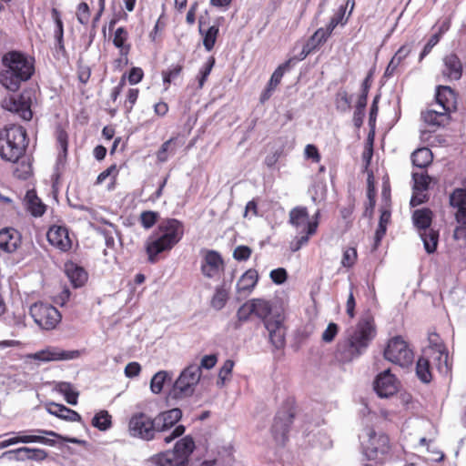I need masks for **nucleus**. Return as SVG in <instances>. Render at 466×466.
Wrapping results in <instances>:
<instances>
[{"instance_id":"nucleus-1","label":"nucleus","mask_w":466,"mask_h":466,"mask_svg":"<svg viewBox=\"0 0 466 466\" xmlns=\"http://www.w3.org/2000/svg\"><path fill=\"white\" fill-rule=\"evenodd\" d=\"M377 334L375 320L370 313L364 314L355 329L336 347L335 358L339 363H350L361 356Z\"/></svg>"},{"instance_id":"nucleus-2","label":"nucleus","mask_w":466,"mask_h":466,"mask_svg":"<svg viewBox=\"0 0 466 466\" xmlns=\"http://www.w3.org/2000/svg\"><path fill=\"white\" fill-rule=\"evenodd\" d=\"M1 65L0 85L10 92L18 91L35 72V57L18 50L5 52L1 57Z\"/></svg>"},{"instance_id":"nucleus-3","label":"nucleus","mask_w":466,"mask_h":466,"mask_svg":"<svg viewBox=\"0 0 466 466\" xmlns=\"http://www.w3.org/2000/svg\"><path fill=\"white\" fill-rule=\"evenodd\" d=\"M184 225L176 218L163 219L147 240L145 249L147 261L155 264L159 260V255L169 252L183 238Z\"/></svg>"},{"instance_id":"nucleus-4","label":"nucleus","mask_w":466,"mask_h":466,"mask_svg":"<svg viewBox=\"0 0 466 466\" xmlns=\"http://www.w3.org/2000/svg\"><path fill=\"white\" fill-rule=\"evenodd\" d=\"M26 130L22 126L10 125L0 130V157L15 163L22 157L27 147Z\"/></svg>"},{"instance_id":"nucleus-5","label":"nucleus","mask_w":466,"mask_h":466,"mask_svg":"<svg viewBox=\"0 0 466 466\" xmlns=\"http://www.w3.org/2000/svg\"><path fill=\"white\" fill-rule=\"evenodd\" d=\"M319 216L318 211L313 217L312 220H309V212L306 207H295L289 211V224L294 227L297 230H300L303 235L296 238L295 242L291 244V250L298 251L302 246L306 245L309 238L316 234L319 227Z\"/></svg>"},{"instance_id":"nucleus-6","label":"nucleus","mask_w":466,"mask_h":466,"mask_svg":"<svg viewBox=\"0 0 466 466\" xmlns=\"http://www.w3.org/2000/svg\"><path fill=\"white\" fill-rule=\"evenodd\" d=\"M195 449L192 437L180 439L172 451H166L152 456L148 461L152 466H185Z\"/></svg>"},{"instance_id":"nucleus-7","label":"nucleus","mask_w":466,"mask_h":466,"mask_svg":"<svg viewBox=\"0 0 466 466\" xmlns=\"http://www.w3.org/2000/svg\"><path fill=\"white\" fill-rule=\"evenodd\" d=\"M383 357L402 369L410 368L414 360V351L400 335L390 338L383 350Z\"/></svg>"},{"instance_id":"nucleus-8","label":"nucleus","mask_w":466,"mask_h":466,"mask_svg":"<svg viewBox=\"0 0 466 466\" xmlns=\"http://www.w3.org/2000/svg\"><path fill=\"white\" fill-rule=\"evenodd\" d=\"M295 400L288 398L277 412L271 429L276 441L284 444L288 441V433L295 418Z\"/></svg>"},{"instance_id":"nucleus-9","label":"nucleus","mask_w":466,"mask_h":466,"mask_svg":"<svg viewBox=\"0 0 466 466\" xmlns=\"http://www.w3.org/2000/svg\"><path fill=\"white\" fill-rule=\"evenodd\" d=\"M200 368L196 365L187 367L176 380L169 392L172 399H184L191 396L201 377Z\"/></svg>"},{"instance_id":"nucleus-10","label":"nucleus","mask_w":466,"mask_h":466,"mask_svg":"<svg viewBox=\"0 0 466 466\" xmlns=\"http://www.w3.org/2000/svg\"><path fill=\"white\" fill-rule=\"evenodd\" d=\"M128 431L132 437L144 441L155 439L156 433L159 432L156 417L151 418L144 412H137L131 416L128 421Z\"/></svg>"},{"instance_id":"nucleus-11","label":"nucleus","mask_w":466,"mask_h":466,"mask_svg":"<svg viewBox=\"0 0 466 466\" xmlns=\"http://www.w3.org/2000/svg\"><path fill=\"white\" fill-rule=\"evenodd\" d=\"M30 315L40 328L46 330L54 329L62 319L56 307L43 302L33 304L30 307Z\"/></svg>"},{"instance_id":"nucleus-12","label":"nucleus","mask_w":466,"mask_h":466,"mask_svg":"<svg viewBox=\"0 0 466 466\" xmlns=\"http://www.w3.org/2000/svg\"><path fill=\"white\" fill-rule=\"evenodd\" d=\"M450 205L457 208L455 219L458 225L453 237L455 239H466V188H455L450 195Z\"/></svg>"},{"instance_id":"nucleus-13","label":"nucleus","mask_w":466,"mask_h":466,"mask_svg":"<svg viewBox=\"0 0 466 466\" xmlns=\"http://www.w3.org/2000/svg\"><path fill=\"white\" fill-rule=\"evenodd\" d=\"M363 452L368 460L382 461L390 451V439L385 434L371 432L367 441L362 442Z\"/></svg>"},{"instance_id":"nucleus-14","label":"nucleus","mask_w":466,"mask_h":466,"mask_svg":"<svg viewBox=\"0 0 466 466\" xmlns=\"http://www.w3.org/2000/svg\"><path fill=\"white\" fill-rule=\"evenodd\" d=\"M81 351L78 350H66L56 346H47L35 353L26 355L29 360L39 362L65 361L78 359Z\"/></svg>"},{"instance_id":"nucleus-15","label":"nucleus","mask_w":466,"mask_h":466,"mask_svg":"<svg viewBox=\"0 0 466 466\" xmlns=\"http://www.w3.org/2000/svg\"><path fill=\"white\" fill-rule=\"evenodd\" d=\"M32 96L27 91L22 92L17 96H9L2 101V107L18 115L23 120L29 121L33 117Z\"/></svg>"},{"instance_id":"nucleus-16","label":"nucleus","mask_w":466,"mask_h":466,"mask_svg":"<svg viewBox=\"0 0 466 466\" xmlns=\"http://www.w3.org/2000/svg\"><path fill=\"white\" fill-rule=\"evenodd\" d=\"M203 252L201 273L208 279H213L222 273L225 269V262L220 253L213 249H207Z\"/></svg>"},{"instance_id":"nucleus-17","label":"nucleus","mask_w":466,"mask_h":466,"mask_svg":"<svg viewBox=\"0 0 466 466\" xmlns=\"http://www.w3.org/2000/svg\"><path fill=\"white\" fill-rule=\"evenodd\" d=\"M374 390L380 397H390L394 395L399 390V381L390 370H386L375 379Z\"/></svg>"},{"instance_id":"nucleus-18","label":"nucleus","mask_w":466,"mask_h":466,"mask_svg":"<svg viewBox=\"0 0 466 466\" xmlns=\"http://www.w3.org/2000/svg\"><path fill=\"white\" fill-rule=\"evenodd\" d=\"M265 328L268 331L269 342L276 350H282L286 345V329L280 316H273L265 320Z\"/></svg>"},{"instance_id":"nucleus-19","label":"nucleus","mask_w":466,"mask_h":466,"mask_svg":"<svg viewBox=\"0 0 466 466\" xmlns=\"http://www.w3.org/2000/svg\"><path fill=\"white\" fill-rule=\"evenodd\" d=\"M49 243L63 252L72 248V239L68 229L64 226L54 225L50 227L46 234Z\"/></svg>"},{"instance_id":"nucleus-20","label":"nucleus","mask_w":466,"mask_h":466,"mask_svg":"<svg viewBox=\"0 0 466 466\" xmlns=\"http://www.w3.org/2000/svg\"><path fill=\"white\" fill-rule=\"evenodd\" d=\"M442 76L449 81L461 79L463 72V66L460 57L454 54L450 53L442 59Z\"/></svg>"},{"instance_id":"nucleus-21","label":"nucleus","mask_w":466,"mask_h":466,"mask_svg":"<svg viewBox=\"0 0 466 466\" xmlns=\"http://www.w3.org/2000/svg\"><path fill=\"white\" fill-rule=\"evenodd\" d=\"M22 244L21 233L14 228H4L0 230V250L5 253L15 252Z\"/></svg>"},{"instance_id":"nucleus-22","label":"nucleus","mask_w":466,"mask_h":466,"mask_svg":"<svg viewBox=\"0 0 466 466\" xmlns=\"http://www.w3.org/2000/svg\"><path fill=\"white\" fill-rule=\"evenodd\" d=\"M435 97L437 104L449 114L457 109L456 94L450 86H439Z\"/></svg>"},{"instance_id":"nucleus-23","label":"nucleus","mask_w":466,"mask_h":466,"mask_svg":"<svg viewBox=\"0 0 466 466\" xmlns=\"http://www.w3.org/2000/svg\"><path fill=\"white\" fill-rule=\"evenodd\" d=\"M425 355L430 359L440 372H447L449 370V356L448 352L441 346L430 348L424 351Z\"/></svg>"},{"instance_id":"nucleus-24","label":"nucleus","mask_w":466,"mask_h":466,"mask_svg":"<svg viewBox=\"0 0 466 466\" xmlns=\"http://www.w3.org/2000/svg\"><path fill=\"white\" fill-rule=\"evenodd\" d=\"M258 281V273L255 268L246 270L237 282L238 294H249L257 286Z\"/></svg>"},{"instance_id":"nucleus-25","label":"nucleus","mask_w":466,"mask_h":466,"mask_svg":"<svg viewBox=\"0 0 466 466\" xmlns=\"http://www.w3.org/2000/svg\"><path fill=\"white\" fill-rule=\"evenodd\" d=\"M182 417V411L178 408H174L159 413L156 416L157 425L159 432L172 428Z\"/></svg>"},{"instance_id":"nucleus-26","label":"nucleus","mask_w":466,"mask_h":466,"mask_svg":"<svg viewBox=\"0 0 466 466\" xmlns=\"http://www.w3.org/2000/svg\"><path fill=\"white\" fill-rule=\"evenodd\" d=\"M65 272L74 288H81L87 281L88 275L86 271L76 263H66L65 265Z\"/></svg>"},{"instance_id":"nucleus-27","label":"nucleus","mask_w":466,"mask_h":466,"mask_svg":"<svg viewBox=\"0 0 466 466\" xmlns=\"http://www.w3.org/2000/svg\"><path fill=\"white\" fill-rule=\"evenodd\" d=\"M31 443V442H38L49 446H55L56 441L52 439H48L42 435H19L16 437H13L7 440H5L0 442V449L6 448L10 445H14L16 443Z\"/></svg>"},{"instance_id":"nucleus-28","label":"nucleus","mask_w":466,"mask_h":466,"mask_svg":"<svg viewBox=\"0 0 466 466\" xmlns=\"http://www.w3.org/2000/svg\"><path fill=\"white\" fill-rule=\"evenodd\" d=\"M47 411L50 414L66 421L80 422L82 420V417L78 412L63 404L52 402L47 406Z\"/></svg>"},{"instance_id":"nucleus-29","label":"nucleus","mask_w":466,"mask_h":466,"mask_svg":"<svg viewBox=\"0 0 466 466\" xmlns=\"http://www.w3.org/2000/svg\"><path fill=\"white\" fill-rule=\"evenodd\" d=\"M410 47L407 45L401 46L388 64L383 76L390 78L394 76L400 66L402 65L406 57L410 54Z\"/></svg>"},{"instance_id":"nucleus-30","label":"nucleus","mask_w":466,"mask_h":466,"mask_svg":"<svg viewBox=\"0 0 466 466\" xmlns=\"http://www.w3.org/2000/svg\"><path fill=\"white\" fill-rule=\"evenodd\" d=\"M422 120L430 126L441 127L448 124L451 120V114L446 111H436L427 109L421 112Z\"/></svg>"},{"instance_id":"nucleus-31","label":"nucleus","mask_w":466,"mask_h":466,"mask_svg":"<svg viewBox=\"0 0 466 466\" xmlns=\"http://www.w3.org/2000/svg\"><path fill=\"white\" fill-rule=\"evenodd\" d=\"M129 33L126 27L120 26L116 29L113 35V45L123 55H129L131 51V44L128 42Z\"/></svg>"},{"instance_id":"nucleus-32","label":"nucleus","mask_w":466,"mask_h":466,"mask_svg":"<svg viewBox=\"0 0 466 466\" xmlns=\"http://www.w3.org/2000/svg\"><path fill=\"white\" fill-rule=\"evenodd\" d=\"M199 23V34L203 36V46L207 51H211L217 42V38L219 35V25L218 24L212 25L207 30L203 29V22L201 19Z\"/></svg>"},{"instance_id":"nucleus-33","label":"nucleus","mask_w":466,"mask_h":466,"mask_svg":"<svg viewBox=\"0 0 466 466\" xmlns=\"http://www.w3.org/2000/svg\"><path fill=\"white\" fill-rule=\"evenodd\" d=\"M25 200L26 204V208L32 216L41 217L45 214L46 210V206L36 196L34 190L27 191Z\"/></svg>"},{"instance_id":"nucleus-34","label":"nucleus","mask_w":466,"mask_h":466,"mask_svg":"<svg viewBox=\"0 0 466 466\" xmlns=\"http://www.w3.org/2000/svg\"><path fill=\"white\" fill-rule=\"evenodd\" d=\"M432 211L430 208H423L413 212L412 220L414 226L420 232L430 228L432 222Z\"/></svg>"},{"instance_id":"nucleus-35","label":"nucleus","mask_w":466,"mask_h":466,"mask_svg":"<svg viewBox=\"0 0 466 466\" xmlns=\"http://www.w3.org/2000/svg\"><path fill=\"white\" fill-rule=\"evenodd\" d=\"M416 375L423 383H430L432 380L431 363L425 353L417 360Z\"/></svg>"},{"instance_id":"nucleus-36","label":"nucleus","mask_w":466,"mask_h":466,"mask_svg":"<svg viewBox=\"0 0 466 466\" xmlns=\"http://www.w3.org/2000/svg\"><path fill=\"white\" fill-rule=\"evenodd\" d=\"M51 15L56 24L54 35L57 42V49L62 53H66V47L64 44V25L63 21L61 19L60 12L56 8H53L51 11Z\"/></svg>"},{"instance_id":"nucleus-37","label":"nucleus","mask_w":466,"mask_h":466,"mask_svg":"<svg viewBox=\"0 0 466 466\" xmlns=\"http://www.w3.org/2000/svg\"><path fill=\"white\" fill-rule=\"evenodd\" d=\"M56 390L64 396L66 401L71 405H76L79 392L70 382L61 381L56 385Z\"/></svg>"},{"instance_id":"nucleus-38","label":"nucleus","mask_w":466,"mask_h":466,"mask_svg":"<svg viewBox=\"0 0 466 466\" xmlns=\"http://www.w3.org/2000/svg\"><path fill=\"white\" fill-rule=\"evenodd\" d=\"M251 303L254 309V315L261 319L264 324L266 319H271L268 318L272 310V305L270 301L264 299H252Z\"/></svg>"},{"instance_id":"nucleus-39","label":"nucleus","mask_w":466,"mask_h":466,"mask_svg":"<svg viewBox=\"0 0 466 466\" xmlns=\"http://www.w3.org/2000/svg\"><path fill=\"white\" fill-rule=\"evenodd\" d=\"M229 299V291L224 286H218L215 289V293L211 298L210 306L216 310L222 309Z\"/></svg>"},{"instance_id":"nucleus-40","label":"nucleus","mask_w":466,"mask_h":466,"mask_svg":"<svg viewBox=\"0 0 466 466\" xmlns=\"http://www.w3.org/2000/svg\"><path fill=\"white\" fill-rule=\"evenodd\" d=\"M411 160L414 166L424 168L432 162V153L427 147L419 148L412 153Z\"/></svg>"},{"instance_id":"nucleus-41","label":"nucleus","mask_w":466,"mask_h":466,"mask_svg":"<svg viewBox=\"0 0 466 466\" xmlns=\"http://www.w3.org/2000/svg\"><path fill=\"white\" fill-rule=\"evenodd\" d=\"M423 240L424 248L428 253H433L438 246L439 233L436 230L428 228L420 232Z\"/></svg>"},{"instance_id":"nucleus-42","label":"nucleus","mask_w":466,"mask_h":466,"mask_svg":"<svg viewBox=\"0 0 466 466\" xmlns=\"http://www.w3.org/2000/svg\"><path fill=\"white\" fill-rule=\"evenodd\" d=\"M119 174V169L118 167H116V164H113L111 165L110 167H108L106 170L102 171L96 177V185H100L102 184L107 177H111V184L108 186V189L111 190V189H114L115 188V186H116V178H117V176Z\"/></svg>"},{"instance_id":"nucleus-43","label":"nucleus","mask_w":466,"mask_h":466,"mask_svg":"<svg viewBox=\"0 0 466 466\" xmlns=\"http://www.w3.org/2000/svg\"><path fill=\"white\" fill-rule=\"evenodd\" d=\"M91 424L100 431H106L112 426V417L107 410H100L94 416Z\"/></svg>"},{"instance_id":"nucleus-44","label":"nucleus","mask_w":466,"mask_h":466,"mask_svg":"<svg viewBox=\"0 0 466 466\" xmlns=\"http://www.w3.org/2000/svg\"><path fill=\"white\" fill-rule=\"evenodd\" d=\"M177 140V137H172L161 145L160 148L156 153L157 159L158 162L164 163L167 161L168 152H175V144Z\"/></svg>"},{"instance_id":"nucleus-45","label":"nucleus","mask_w":466,"mask_h":466,"mask_svg":"<svg viewBox=\"0 0 466 466\" xmlns=\"http://www.w3.org/2000/svg\"><path fill=\"white\" fill-rule=\"evenodd\" d=\"M167 380H171V377L168 372L165 370L157 372L150 381V389L152 392L156 394L160 393Z\"/></svg>"},{"instance_id":"nucleus-46","label":"nucleus","mask_w":466,"mask_h":466,"mask_svg":"<svg viewBox=\"0 0 466 466\" xmlns=\"http://www.w3.org/2000/svg\"><path fill=\"white\" fill-rule=\"evenodd\" d=\"M367 100L368 99H365V95L360 96L358 98L356 108L353 114V123L357 128H360L363 124Z\"/></svg>"},{"instance_id":"nucleus-47","label":"nucleus","mask_w":466,"mask_h":466,"mask_svg":"<svg viewBox=\"0 0 466 466\" xmlns=\"http://www.w3.org/2000/svg\"><path fill=\"white\" fill-rule=\"evenodd\" d=\"M234 365L235 363L232 360H227L224 361L218 371V379L217 381V385L218 387H223L225 383L230 380Z\"/></svg>"},{"instance_id":"nucleus-48","label":"nucleus","mask_w":466,"mask_h":466,"mask_svg":"<svg viewBox=\"0 0 466 466\" xmlns=\"http://www.w3.org/2000/svg\"><path fill=\"white\" fill-rule=\"evenodd\" d=\"M335 105L337 110L343 113L351 108V97L346 90H340L336 94Z\"/></svg>"},{"instance_id":"nucleus-49","label":"nucleus","mask_w":466,"mask_h":466,"mask_svg":"<svg viewBox=\"0 0 466 466\" xmlns=\"http://www.w3.org/2000/svg\"><path fill=\"white\" fill-rule=\"evenodd\" d=\"M318 37L314 33L303 46V48L299 55L298 56L299 60H304L309 55L316 51L319 46H322L321 43H319Z\"/></svg>"},{"instance_id":"nucleus-50","label":"nucleus","mask_w":466,"mask_h":466,"mask_svg":"<svg viewBox=\"0 0 466 466\" xmlns=\"http://www.w3.org/2000/svg\"><path fill=\"white\" fill-rule=\"evenodd\" d=\"M412 178L414 180V191L424 192L428 190L431 177L427 173H413Z\"/></svg>"},{"instance_id":"nucleus-51","label":"nucleus","mask_w":466,"mask_h":466,"mask_svg":"<svg viewBox=\"0 0 466 466\" xmlns=\"http://www.w3.org/2000/svg\"><path fill=\"white\" fill-rule=\"evenodd\" d=\"M56 139L57 147L60 149V155L66 157L68 151V134L67 132L62 128L61 127H57L56 130Z\"/></svg>"},{"instance_id":"nucleus-52","label":"nucleus","mask_w":466,"mask_h":466,"mask_svg":"<svg viewBox=\"0 0 466 466\" xmlns=\"http://www.w3.org/2000/svg\"><path fill=\"white\" fill-rule=\"evenodd\" d=\"M182 70V65H176L171 68L162 72L163 82L167 86L166 88H167L171 82L181 74Z\"/></svg>"},{"instance_id":"nucleus-53","label":"nucleus","mask_w":466,"mask_h":466,"mask_svg":"<svg viewBox=\"0 0 466 466\" xmlns=\"http://www.w3.org/2000/svg\"><path fill=\"white\" fill-rule=\"evenodd\" d=\"M139 96L138 88H129L126 94V99L124 101V107L127 113L132 112Z\"/></svg>"},{"instance_id":"nucleus-54","label":"nucleus","mask_w":466,"mask_h":466,"mask_svg":"<svg viewBox=\"0 0 466 466\" xmlns=\"http://www.w3.org/2000/svg\"><path fill=\"white\" fill-rule=\"evenodd\" d=\"M358 258L357 249L355 248H348L343 251L341 265L344 268H352Z\"/></svg>"},{"instance_id":"nucleus-55","label":"nucleus","mask_w":466,"mask_h":466,"mask_svg":"<svg viewBox=\"0 0 466 466\" xmlns=\"http://www.w3.org/2000/svg\"><path fill=\"white\" fill-rule=\"evenodd\" d=\"M158 214L155 211L147 210L140 214V223L145 228H152L157 221Z\"/></svg>"},{"instance_id":"nucleus-56","label":"nucleus","mask_w":466,"mask_h":466,"mask_svg":"<svg viewBox=\"0 0 466 466\" xmlns=\"http://www.w3.org/2000/svg\"><path fill=\"white\" fill-rule=\"evenodd\" d=\"M252 314H254V309L252 307L251 299H249L239 307L237 311V318L238 321L245 322Z\"/></svg>"},{"instance_id":"nucleus-57","label":"nucleus","mask_w":466,"mask_h":466,"mask_svg":"<svg viewBox=\"0 0 466 466\" xmlns=\"http://www.w3.org/2000/svg\"><path fill=\"white\" fill-rule=\"evenodd\" d=\"M252 249L248 246H238L233 251V258L238 261H246L249 259Z\"/></svg>"},{"instance_id":"nucleus-58","label":"nucleus","mask_w":466,"mask_h":466,"mask_svg":"<svg viewBox=\"0 0 466 466\" xmlns=\"http://www.w3.org/2000/svg\"><path fill=\"white\" fill-rule=\"evenodd\" d=\"M339 329V326L336 323L330 322L323 331L321 339L326 343L332 342L338 335Z\"/></svg>"},{"instance_id":"nucleus-59","label":"nucleus","mask_w":466,"mask_h":466,"mask_svg":"<svg viewBox=\"0 0 466 466\" xmlns=\"http://www.w3.org/2000/svg\"><path fill=\"white\" fill-rule=\"evenodd\" d=\"M77 20L82 25H86L90 18V9L86 3L82 2L77 6Z\"/></svg>"},{"instance_id":"nucleus-60","label":"nucleus","mask_w":466,"mask_h":466,"mask_svg":"<svg viewBox=\"0 0 466 466\" xmlns=\"http://www.w3.org/2000/svg\"><path fill=\"white\" fill-rule=\"evenodd\" d=\"M214 65L215 58L213 56H210L207 63L204 65V66L200 69V77L198 79L199 87H202L204 86V83L206 82L208 76H209Z\"/></svg>"},{"instance_id":"nucleus-61","label":"nucleus","mask_w":466,"mask_h":466,"mask_svg":"<svg viewBox=\"0 0 466 466\" xmlns=\"http://www.w3.org/2000/svg\"><path fill=\"white\" fill-rule=\"evenodd\" d=\"M441 37V32L432 35L427 44L424 46L420 55V61H421L427 55H429L431 49L439 43Z\"/></svg>"},{"instance_id":"nucleus-62","label":"nucleus","mask_w":466,"mask_h":466,"mask_svg":"<svg viewBox=\"0 0 466 466\" xmlns=\"http://www.w3.org/2000/svg\"><path fill=\"white\" fill-rule=\"evenodd\" d=\"M127 81L130 85H137L144 78V71L141 67L133 66L127 74Z\"/></svg>"},{"instance_id":"nucleus-63","label":"nucleus","mask_w":466,"mask_h":466,"mask_svg":"<svg viewBox=\"0 0 466 466\" xmlns=\"http://www.w3.org/2000/svg\"><path fill=\"white\" fill-rule=\"evenodd\" d=\"M91 76V69L90 67L82 63L79 62L77 64V78L82 84H86Z\"/></svg>"},{"instance_id":"nucleus-64","label":"nucleus","mask_w":466,"mask_h":466,"mask_svg":"<svg viewBox=\"0 0 466 466\" xmlns=\"http://www.w3.org/2000/svg\"><path fill=\"white\" fill-rule=\"evenodd\" d=\"M269 276L271 280L277 285L283 284L288 279L287 270L283 268L271 270Z\"/></svg>"}]
</instances>
